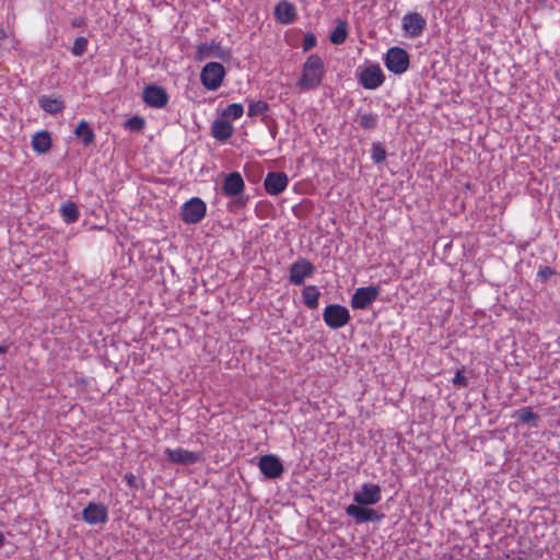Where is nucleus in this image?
Returning a JSON list of instances; mask_svg holds the SVG:
<instances>
[{
	"instance_id": "obj_1",
	"label": "nucleus",
	"mask_w": 560,
	"mask_h": 560,
	"mask_svg": "<svg viewBox=\"0 0 560 560\" xmlns=\"http://www.w3.org/2000/svg\"><path fill=\"white\" fill-rule=\"evenodd\" d=\"M325 77V65L323 59L316 55H310L302 68V75L298 82L300 89L310 91L317 89Z\"/></svg>"
},
{
	"instance_id": "obj_2",
	"label": "nucleus",
	"mask_w": 560,
	"mask_h": 560,
	"mask_svg": "<svg viewBox=\"0 0 560 560\" xmlns=\"http://www.w3.org/2000/svg\"><path fill=\"white\" fill-rule=\"evenodd\" d=\"M245 184L238 172H232L225 176L222 185V194L229 198L234 197L229 205L230 209L244 208L247 205L249 197L243 194Z\"/></svg>"
},
{
	"instance_id": "obj_3",
	"label": "nucleus",
	"mask_w": 560,
	"mask_h": 560,
	"mask_svg": "<svg viewBox=\"0 0 560 560\" xmlns=\"http://www.w3.org/2000/svg\"><path fill=\"white\" fill-rule=\"evenodd\" d=\"M384 63L388 71L395 74H402L410 66V56L406 49L394 46L387 50Z\"/></svg>"
},
{
	"instance_id": "obj_4",
	"label": "nucleus",
	"mask_w": 560,
	"mask_h": 560,
	"mask_svg": "<svg viewBox=\"0 0 560 560\" xmlns=\"http://www.w3.org/2000/svg\"><path fill=\"white\" fill-rule=\"evenodd\" d=\"M225 78L224 67L217 61L208 62L200 72V81L209 91H217Z\"/></svg>"
},
{
	"instance_id": "obj_5",
	"label": "nucleus",
	"mask_w": 560,
	"mask_h": 560,
	"mask_svg": "<svg viewBox=\"0 0 560 560\" xmlns=\"http://www.w3.org/2000/svg\"><path fill=\"white\" fill-rule=\"evenodd\" d=\"M350 319V312L343 305L329 304L324 308L323 320L331 329H339L348 325Z\"/></svg>"
},
{
	"instance_id": "obj_6",
	"label": "nucleus",
	"mask_w": 560,
	"mask_h": 560,
	"mask_svg": "<svg viewBox=\"0 0 560 560\" xmlns=\"http://www.w3.org/2000/svg\"><path fill=\"white\" fill-rule=\"evenodd\" d=\"M206 202L198 197H194L183 205L180 214L185 223L197 224L206 217Z\"/></svg>"
},
{
	"instance_id": "obj_7",
	"label": "nucleus",
	"mask_w": 560,
	"mask_h": 560,
	"mask_svg": "<svg viewBox=\"0 0 560 560\" xmlns=\"http://www.w3.org/2000/svg\"><path fill=\"white\" fill-rule=\"evenodd\" d=\"M316 267L308 259L300 257L289 268V281L293 285H302L306 278H311Z\"/></svg>"
},
{
	"instance_id": "obj_8",
	"label": "nucleus",
	"mask_w": 560,
	"mask_h": 560,
	"mask_svg": "<svg viewBox=\"0 0 560 560\" xmlns=\"http://www.w3.org/2000/svg\"><path fill=\"white\" fill-rule=\"evenodd\" d=\"M209 58L229 60L231 58V51L229 48L221 46L217 40L200 43L197 46L196 59L202 61Z\"/></svg>"
},
{
	"instance_id": "obj_9",
	"label": "nucleus",
	"mask_w": 560,
	"mask_h": 560,
	"mask_svg": "<svg viewBox=\"0 0 560 560\" xmlns=\"http://www.w3.org/2000/svg\"><path fill=\"white\" fill-rule=\"evenodd\" d=\"M380 288L375 285L358 288L351 296L350 305L353 310H366L378 299Z\"/></svg>"
},
{
	"instance_id": "obj_10",
	"label": "nucleus",
	"mask_w": 560,
	"mask_h": 560,
	"mask_svg": "<svg viewBox=\"0 0 560 560\" xmlns=\"http://www.w3.org/2000/svg\"><path fill=\"white\" fill-rule=\"evenodd\" d=\"M142 100L149 107L163 108L168 103V94L164 88L150 84L143 89Z\"/></svg>"
},
{
	"instance_id": "obj_11",
	"label": "nucleus",
	"mask_w": 560,
	"mask_h": 560,
	"mask_svg": "<svg viewBox=\"0 0 560 560\" xmlns=\"http://www.w3.org/2000/svg\"><path fill=\"white\" fill-rule=\"evenodd\" d=\"M382 499L381 487L376 483H363L359 491L353 493V501L359 505H374Z\"/></svg>"
},
{
	"instance_id": "obj_12",
	"label": "nucleus",
	"mask_w": 560,
	"mask_h": 560,
	"mask_svg": "<svg viewBox=\"0 0 560 560\" xmlns=\"http://www.w3.org/2000/svg\"><path fill=\"white\" fill-rule=\"evenodd\" d=\"M385 81V75L378 65L365 67L359 75V83L366 90H375Z\"/></svg>"
},
{
	"instance_id": "obj_13",
	"label": "nucleus",
	"mask_w": 560,
	"mask_h": 560,
	"mask_svg": "<svg viewBox=\"0 0 560 560\" xmlns=\"http://www.w3.org/2000/svg\"><path fill=\"white\" fill-rule=\"evenodd\" d=\"M369 505L350 504L346 508L347 515L354 518L357 524L365 522H380L384 515L368 508Z\"/></svg>"
},
{
	"instance_id": "obj_14",
	"label": "nucleus",
	"mask_w": 560,
	"mask_h": 560,
	"mask_svg": "<svg viewBox=\"0 0 560 560\" xmlns=\"http://www.w3.org/2000/svg\"><path fill=\"white\" fill-rule=\"evenodd\" d=\"M258 467L261 474L268 479H277L283 474L281 460L272 454L262 455L259 458Z\"/></svg>"
},
{
	"instance_id": "obj_15",
	"label": "nucleus",
	"mask_w": 560,
	"mask_h": 560,
	"mask_svg": "<svg viewBox=\"0 0 560 560\" xmlns=\"http://www.w3.org/2000/svg\"><path fill=\"white\" fill-rule=\"evenodd\" d=\"M82 518L91 525L105 524L108 520L107 508L101 503L90 502L82 511Z\"/></svg>"
},
{
	"instance_id": "obj_16",
	"label": "nucleus",
	"mask_w": 560,
	"mask_h": 560,
	"mask_svg": "<svg viewBox=\"0 0 560 560\" xmlns=\"http://www.w3.org/2000/svg\"><path fill=\"white\" fill-rule=\"evenodd\" d=\"M289 184V177L283 172H269L264 180V187L267 194L277 196L285 190Z\"/></svg>"
},
{
	"instance_id": "obj_17",
	"label": "nucleus",
	"mask_w": 560,
	"mask_h": 560,
	"mask_svg": "<svg viewBox=\"0 0 560 560\" xmlns=\"http://www.w3.org/2000/svg\"><path fill=\"white\" fill-rule=\"evenodd\" d=\"M165 455L168 462L178 465H192L201 460V455L182 447L166 448Z\"/></svg>"
},
{
	"instance_id": "obj_18",
	"label": "nucleus",
	"mask_w": 560,
	"mask_h": 560,
	"mask_svg": "<svg viewBox=\"0 0 560 560\" xmlns=\"http://www.w3.org/2000/svg\"><path fill=\"white\" fill-rule=\"evenodd\" d=\"M427 26L425 19L418 12L407 13L402 18V30L410 37H418Z\"/></svg>"
},
{
	"instance_id": "obj_19",
	"label": "nucleus",
	"mask_w": 560,
	"mask_h": 560,
	"mask_svg": "<svg viewBox=\"0 0 560 560\" xmlns=\"http://www.w3.org/2000/svg\"><path fill=\"white\" fill-rule=\"evenodd\" d=\"M275 19L281 24H291L296 19V9L288 0H281L273 10Z\"/></svg>"
},
{
	"instance_id": "obj_20",
	"label": "nucleus",
	"mask_w": 560,
	"mask_h": 560,
	"mask_svg": "<svg viewBox=\"0 0 560 560\" xmlns=\"http://www.w3.org/2000/svg\"><path fill=\"white\" fill-rule=\"evenodd\" d=\"M234 128L226 118H218L211 125V136L221 142L228 141L233 135Z\"/></svg>"
},
{
	"instance_id": "obj_21",
	"label": "nucleus",
	"mask_w": 560,
	"mask_h": 560,
	"mask_svg": "<svg viewBox=\"0 0 560 560\" xmlns=\"http://www.w3.org/2000/svg\"><path fill=\"white\" fill-rule=\"evenodd\" d=\"M51 144V137L47 130H40L32 138V148L38 154L47 153L50 150Z\"/></svg>"
},
{
	"instance_id": "obj_22",
	"label": "nucleus",
	"mask_w": 560,
	"mask_h": 560,
	"mask_svg": "<svg viewBox=\"0 0 560 560\" xmlns=\"http://www.w3.org/2000/svg\"><path fill=\"white\" fill-rule=\"evenodd\" d=\"M74 135L84 147H89L95 141V132L85 119L79 121L74 129Z\"/></svg>"
},
{
	"instance_id": "obj_23",
	"label": "nucleus",
	"mask_w": 560,
	"mask_h": 560,
	"mask_svg": "<svg viewBox=\"0 0 560 560\" xmlns=\"http://www.w3.org/2000/svg\"><path fill=\"white\" fill-rule=\"evenodd\" d=\"M38 105L45 113L50 115L61 113L66 107L61 98H52L47 95H43L38 98Z\"/></svg>"
},
{
	"instance_id": "obj_24",
	"label": "nucleus",
	"mask_w": 560,
	"mask_h": 560,
	"mask_svg": "<svg viewBox=\"0 0 560 560\" xmlns=\"http://www.w3.org/2000/svg\"><path fill=\"white\" fill-rule=\"evenodd\" d=\"M320 291L316 285H305L302 290L304 305L308 310H316L319 305Z\"/></svg>"
},
{
	"instance_id": "obj_25",
	"label": "nucleus",
	"mask_w": 560,
	"mask_h": 560,
	"mask_svg": "<svg viewBox=\"0 0 560 560\" xmlns=\"http://www.w3.org/2000/svg\"><path fill=\"white\" fill-rule=\"evenodd\" d=\"M513 418L525 424L536 428L539 416L533 411L530 407H523L514 411Z\"/></svg>"
},
{
	"instance_id": "obj_26",
	"label": "nucleus",
	"mask_w": 560,
	"mask_h": 560,
	"mask_svg": "<svg viewBox=\"0 0 560 560\" xmlns=\"http://www.w3.org/2000/svg\"><path fill=\"white\" fill-rule=\"evenodd\" d=\"M348 36V23L345 20H338L337 25L329 35V39L335 45H341Z\"/></svg>"
},
{
	"instance_id": "obj_27",
	"label": "nucleus",
	"mask_w": 560,
	"mask_h": 560,
	"mask_svg": "<svg viewBox=\"0 0 560 560\" xmlns=\"http://www.w3.org/2000/svg\"><path fill=\"white\" fill-rule=\"evenodd\" d=\"M59 211L63 221L68 224L77 222L80 215L79 208L73 201L62 203Z\"/></svg>"
},
{
	"instance_id": "obj_28",
	"label": "nucleus",
	"mask_w": 560,
	"mask_h": 560,
	"mask_svg": "<svg viewBox=\"0 0 560 560\" xmlns=\"http://www.w3.org/2000/svg\"><path fill=\"white\" fill-rule=\"evenodd\" d=\"M377 115L372 113H363L359 115L357 122L364 130H374L377 127Z\"/></svg>"
},
{
	"instance_id": "obj_29",
	"label": "nucleus",
	"mask_w": 560,
	"mask_h": 560,
	"mask_svg": "<svg viewBox=\"0 0 560 560\" xmlns=\"http://www.w3.org/2000/svg\"><path fill=\"white\" fill-rule=\"evenodd\" d=\"M387 153L381 142H373L371 149V159L374 163L380 164L386 160Z\"/></svg>"
},
{
	"instance_id": "obj_30",
	"label": "nucleus",
	"mask_w": 560,
	"mask_h": 560,
	"mask_svg": "<svg viewBox=\"0 0 560 560\" xmlns=\"http://www.w3.org/2000/svg\"><path fill=\"white\" fill-rule=\"evenodd\" d=\"M269 109L268 103L264 101L250 102L248 106L247 115L249 117H256L264 115Z\"/></svg>"
},
{
	"instance_id": "obj_31",
	"label": "nucleus",
	"mask_w": 560,
	"mask_h": 560,
	"mask_svg": "<svg viewBox=\"0 0 560 560\" xmlns=\"http://www.w3.org/2000/svg\"><path fill=\"white\" fill-rule=\"evenodd\" d=\"M244 114V107L240 103L230 104L223 112V116L231 119H238Z\"/></svg>"
},
{
	"instance_id": "obj_32",
	"label": "nucleus",
	"mask_w": 560,
	"mask_h": 560,
	"mask_svg": "<svg viewBox=\"0 0 560 560\" xmlns=\"http://www.w3.org/2000/svg\"><path fill=\"white\" fill-rule=\"evenodd\" d=\"M88 45L89 42L85 37H77L71 48L72 55L75 57L83 56L88 50Z\"/></svg>"
},
{
	"instance_id": "obj_33",
	"label": "nucleus",
	"mask_w": 560,
	"mask_h": 560,
	"mask_svg": "<svg viewBox=\"0 0 560 560\" xmlns=\"http://www.w3.org/2000/svg\"><path fill=\"white\" fill-rule=\"evenodd\" d=\"M144 119L140 116H132L125 122V127L131 131H141L144 128Z\"/></svg>"
},
{
	"instance_id": "obj_34",
	"label": "nucleus",
	"mask_w": 560,
	"mask_h": 560,
	"mask_svg": "<svg viewBox=\"0 0 560 560\" xmlns=\"http://www.w3.org/2000/svg\"><path fill=\"white\" fill-rule=\"evenodd\" d=\"M557 275V270L549 266H540L537 272V277L542 283H546L551 277Z\"/></svg>"
},
{
	"instance_id": "obj_35",
	"label": "nucleus",
	"mask_w": 560,
	"mask_h": 560,
	"mask_svg": "<svg viewBox=\"0 0 560 560\" xmlns=\"http://www.w3.org/2000/svg\"><path fill=\"white\" fill-rule=\"evenodd\" d=\"M317 45V38L314 33L307 32L305 33L302 42L303 51H310Z\"/></svg>"
},
{
	"instance_id": "obj_36",
	"label": "nucleus",
	"mask_w": 560,
	"mask_h": 560,
	"mask_svg": "<svg viewBox=\"0 0 560 560\" xmlns=\"http://www.w3.org/2000/svg\"><path fill=\"white\" fill-rule=\"evenodd\" d=\"M455 386L466 387L468 386V378L464 375L463 370H457L455 376L452 380Z\"/></svg>"
},
{
	"instance_id": "obj_37",
	"label": "nucleus",
	"mask_w": 560,
	"mask_h": 560,
	"mask_svg": "<svg viewBox=\"0 0 560 560\" xmlns=\"http://www.w3.org/2000/svg\"><path fill=\"white\" fill-rule=\"evenodd\" d=\"M253 168L256 170L257 174H252L249 171H246V177L252 183H257L260 179V175L262 173V170L258 165H254Z\"/></svg>"
},
{
	"instance_id": "obj_38",
	"label": "nucleus",
	"mask_w": 560,
	"mask_h": 560,
	"mask_svg": "<svg viewBox=\"0 0 560 560\" xmlns=\"http://www.w3.org/2000/svg\"><path fill=\"white\" fill-rule=\"evenodd\" d=\"M125 480L128 485L129 488H133V489H137L138 488V485H137V477L129 472V474H126L125 475Z\"/></svg>"
},
{
	"instance_id": "obj_39",
	"label": "nucleus",
	"mask_w": 560,
	"mask_h": 560,
	"mask_svg": "<svg viewBox=\"0 0 560 560\" xmlns=\"http://www.w3.org/2000/svg\"><path fill=\"white\" fill-rule=\"evenodd\" d=\"M71 25H72L73 27H81V26H84V25H85V20H84V19H82V18L74 19V20H72Z\"/></svg>"
},
{
	"instance_id": "obj_40",
	"label": "nucleus",
	"mask_w": 560,
	"mask_h": 560,
	"mask_svg": "<svg viewBox=\"0 0 560 560\" xmlns=\"http://www.w3.org/2000/svg\"><path fill=\"white\" fill-rule=\"evenodd\" d=\"M7 38V33L3 30V27L0 26V46L2 45L3 40Z\"/></svg>"
},
{
	"instance_id": "obj_41",
	"label": "nucleus",
	"mask_w": 560,
	"mask_h": 560,
	"mask_svg": "<svg viewBox=\"0 0 560 560\" xmlns=\"http://www.w3.org/2000/svg\"><path fill=\"white\" fill-rule=\"evenodd\" d=\"M8 350H9V346L8 345H1L0 346V355L7 353Z\"/></svg>"
},
{
	"instance_id": "obj_42",
	"label": "nucleus",
	"mask_w": 560,
	"mask_h": 560,
	"mask_svg": "<svg viewBox=\"0 0 560 560\" xmlns=\"http://www.w3.org/2000/svg\"><path fill=\"white\" fill-rule=\"evenodd\" d=\"M4 541H5L4 535L2 534V532H0V548L3 547Z\"/></svg>"
}]
</instances>
